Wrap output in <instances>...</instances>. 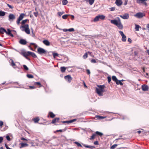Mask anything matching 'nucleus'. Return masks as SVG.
Returning <instances> with one entry per match:
<instances>
[{
  "mask_svg": "<svg viewBox=\"0 0 149 149\" xmlns=\"http://www.w3.org/2000/svg\"><path fill=\"white\" fill-rule=\"evenodd\" d=\"M118 20H116L115 19L111 20V23L116 25L119 29H122L123 28V26L121 24L120 20L119 18L118 17Z\"/></svg>",
  "mask_w": 149,
  "mask_h": 149,
  "instance_id": "nucleus-1",
  "label": "nucleus"
},
{
  "mask_svg": "<svg viewBox=\"0 0 149 149\" xmlns=\"http://www.w3.org/2000/svg\"><path fill=\"white\" fill-rule=\"evenodd\" d=\"M20 28L22 31H25L26 33L28 34L30 33V31L29 28V25L28 24L21 26Z\"/></svg>",
  "mask_w": 149,
  "mask_h": 149,
  "instance_id": "nucleus-2",
  "label": "nucleus"
},
{
  "mask_svg": "<svg viewBox=\"0 0 149 149\" xmlns=\"http://www.w3.org/2000/svg\"><path fill=\"white\" fill-rule=\"evenodd\" d=\"M37 52L40 54H46L47 53V51L42 48L39 47L37 49Z\"/></svg>",
  "mask_w": 149,
  "mask_h": 149,
  "instance_id": "nucleus-3",
  "label": "nucleus"
},
{
  "mask_svg": "<svg viewBox=\"0 0 149 149\" xmlns=\"http://www.w3.org/2000/svg\"><path fill=\"white\" fill-rule=\"evenodd\" d=\"M105 17V16L103 15H97L94 19V22H97L98 21L99 19L104 20Z\"/></svg>",
  "mask_w": 149,
  "mask_h": 149,
  "instance_id": "nucleus-4",
  "label": "nucleus"
},
{
  "mask_svg": "<svg viewBox=\"0 0 149 149\" xmlns=\"http://www.w3.org/2000/svg\"><path fill=\"white\" fill-rule=\"evenodd\" d=\"M10 60L11 61V63L10 64V65L14 69L19 68L17 66V64H16V62H14L13 60L12 59H10Z\"/></svg>",
  "mask_w": 149,
  "mask_h": 149,
  "instance_id": "nucleus-5",
  "label": "nucleus"
},
{
  "mask_svg": "<svg viewBox=\"0 0 149 149\" xmlns=\"http://www.w3.org/2000/svg\"><path fill=\"white\" fill-rule=\"evenodd\" d=\"M4 32L8 35H9V29H8L7 31L6 30L3 28H0V33L3 34Z\"/></svg>",
  "mask_w": 149,
  "mask_h": 149,
  "instance_id": "nucleus-6",
  "label": "nucleus"
},
{
  "mask_svg": "<svg viewBox=\"0 0 149 149\" xmlns=\"http://www.w3.org/2000/svg\"><path fill=\"white\" fill-rule=\"evenodd\" d=\"M134 16L139 18H141L145 16V14L144 13L141 12H139L136 13L134 15Z\"/></svg>",
  "mask_w": 149,
  "mask_h": 149,
  "instance_id": "nucleus-7",
  "label": "nucleus"
},
{
  "mask_svg": "<svg viewBox=\"0 0 149 149\" xmlns=\"http://www.w3.org/2000/svg\"><path fill=\"white\" fill-rule=\"evenodd\" d=\"M120 16L124 19H128L129 17V14L127 13H125L124 14L120 15Z\"/></svg>",
  "mask_w": 149,
  "mask_h": 149,
  "instance_id": "nucleus-8",
  "label": "nucleus"
},
{
  "mask_svg": "<svg viewBox=\"0 0 149 149\" xmlns=\"http://www.w3.org/2000/svg\"><path fill=\"white\" fill-rule=\"evenodd\" d=\"M96 91L97 93L99 95V96H102L103 92H104V91L102 90H101L99 89V88H96Z\"/></svg>",
  "mask_w": 149,
  "mask_h": 149,
  "instance_id": "nucleus-9",
  "label": "nucleus"
},
{
  "mask_svg": "<svg viewBox=\"0 0 149 149\" xmlns=\"http://www.w3.org/2000/svg\"><path fill=\"white\" fill-rule=\"evenodd\" d=\"M64 78L65 80H68L69 83H70L72 80V78L70 75L65 76Z\"/></svg>",
  "mask_w": 149,
  "mask_h": 149,
  "instance_id": "nucleus-10",
  "label": "nucleus"
},
{
  "mask_svg": "<svg viewBox=\"0 0 149 149\" xmlns=\"http://www.w3.org/2000/svg\"><path fill=\"white\" fill-rule=\"evenodd\" d=\"M123 3V2L121 0H116L115 3L118 6H120Z\"/></svg>",
  "mask_w": 149,
  "mask_h": 149,
  "instance_id": "nucleus-11",
  "label": "nucleus"
},
{
  "mask_svg": "<svg viewBox=\"0 0 149 149\" xmlns=\"http://www.w3.org/2000/svg\"><path fill=\"white\" fill-rule=\"evenodd\" d=\"M141 88L143 91H146L148 90V86L146 85H143L142 86Z\"/></svg>",
  "mask_w": 149,
  "mask_h": 149,
  "instance_id": "nucleus-12",
  "label": "nucleus"
},
{
  "mask_svg": "<svg viewBox=\"0 0 149 149\" xmlns=\"http://www.w3.org/2000/svg\"><path fill=\"white\" fill-rule=\"evenodd\" d=\"M19 42L22 45H25L27 43V42L25 39H21L20 40Z\"/></svg>",
  "mask_w": 149,
  "mask_h": 149,
  "instance_id": "nucleus-13",
  "label": "nucleus"
},
{
  "mask_svg": "<svg viewBox=\"0 0 149 149\" xmlns=\"http://www.w3.org/2000/svg\"><path fill=\"white\" fill-rule=\"evenodd\" d=\"M43 43L47 46H49L50 45V42L47 40H45L43 41Z\"/></svg>",
  "mask_w": 149,
  "mask_h": 149,
  "instance_id": "nucleus-14",
  "label": "nucleus"
},
{
  "mask_svg": "<svg viewBox=\"0 0 149 149\" xmlns=\"http://www.w3.org/2000/svg\"><path fill=\"white\" fill-rule=\"evenodd\" d=\"M19 145H21V146L20 147V148L26 146H28V145L26 143H21L19 144Z\"/></svg>",
  "mask_w": 149,
  "mask_h": 149,
  "instance_id": "nucleus-15",
  "label": "nucleus"
},
{
  "mask_svg": "<svg viewBox=\"0 0 149 149\" xmlns=\"http://www.w3.org/2000/svg\"><path fill=\"white\" fill-rule=\"evenodd\" d=\"M20 54L23 56L24 57L26 56H28L27 52H19Z\"/></svg>",
  "mask_w": 149,
  "mask_h": 149,
  "instance_id": "nucleus-16",
  "label": "nucleus"
},
{
  "mask_svg": "<svg viewBox=\"0 0 149 149\" xmlns=\"http://www.w3.org/2000/svg\"><path fill=\"white\" fill-rule=\"evenodd\" d=\"M59 120V118H56L54 119L52 121V123L53 124H54L56 123V122L58 121Z\"/></svg>",
  "mask_w": 149,
  "mask_h": 149,
  "instance_id": "nucleus-17",
  "label": "nucleus"
},
{
  "mask_svg": "<svg viewBox=\"0 0 149 149\" xmlns=\"http://www.w3.org/2000/svg\"><path fill=\"white\" fill-rule=\"evenodd\" d=\"M82 145L85 148H90L91 149H93L95 148V147L93 146L87 145L84 144H82Z\"/></svg>",
  "mask_w": 149,
  "mask_h": 149,
  "instance_id": "nucleus-18",
  "label": "nucleus"
},
{
  "mask_svg": "<svg viewBox=\"0 0 149 149\" xmlns=\"http://www.w3.org/2000/svg\"><path fill=\"white\" fill-rule=\"evenodd\" d=\"M97 86L99 88V89L104 91V89L105 88V85H97Z\"/></svg>",
  "mask_w": 149,
  "mask_h": 149,
  "instance_id": "nucleus-19",
  "label": "nucleus"
},
{
  "mask_svg": "<svg viewBox=\"0 0 149 149\" xmlns=\"http://www.w3.org/2000/svg\"><path fill=\"white\" fill-rule=\"evenodd\" d=\"M49 116L51 118H53L55 116V115L53 112L51 111L49 112L48 117H49Z\"/></svg>",
  "mask_w": 149,
  "mask_h": 149,
  "instance_id": "nucleus-20",
  "label": "nucleus"
},
{
  "mask_svg": "<svg viewBox=\"0 0 149 149\" xmlns=\"http://www.w3.org/2000/svg\"><path fill=\"white\" fill-rule=\"evenodd\" d=\"M15 18V15L12 14H10V20L13 21Z\"/></svg>",
  "mask_w": 149,
  "mask_h": 149,
  "instance_id": "nucleus-21",
  "label": "nucleus"
},
{
  "mask_svg": "<svg viewBox=\"0 0 149 149\" xmlns=\"http://www.w3.org/2000/svg\"><path fill=\"white\" fill-rule=\"evenodd\" d=\"M25 15V14L24 13H21L20 14L19 16L18 19L21 20H22Z\"/></svg>",
  "mask_w": 149,
  "mask_h": 149,
  "instance_id": "nucleus-22",
  "label": "nucleus"
},
{
  "mask_svg": "<svg viewBox=\"0 0 149 149\" xmlns=\"http://www.w3.org/2000/svg\"><path fill=\"white\" fill-rule=\"evenodd\" d=\"M60 69L61 71L63 73L65 72L66 69V68L64 66L61 67Z\"/></svg>",
  "mask_w": 149,
  "mask_h": 149,
  "instance_id": "nucleus-23",
  "label": "nucleus"
},
{
  "mask_svg": "<svg viewBox=\"0 0 149 149\" xmlns=\"http://www.w3.org/2000/svg\"><path fill=\"white\" fill-rule=\"evenodd\" d=\"M116 83L117 85L119 84L120 85H122L123 84L122 82L121 81L118 80V79L116 81Z\"/></svg>",
  "mask_w": 149,
  "mask_h": 149,
  "instance_id": "nucleus-24",
  "label": "nucleus"
},
{
  "mask_svg": "<svg viewBox=\"0 0 149 149\" xmlns=\"http://www.w3.org/2000/svg\"><path fill=\"white\" fill-rule=\"evenodd\" d=\"M66 130V128H65L64 129H63L62 130L61 129V130H57L55 132H54L55 133L56 132H65V131Z\"/></svg>",
  "mask_w": 149,
  "mask_h": 149,
  "instance_id": "nucleus-25",
  "label": "nucleus"
},
{
  "mask_svg": "<svg viewBox=\"0 0 149 149\" xmlns=\"http://www.w3.org/2000/svg\"><path fill=\"white\" fill-rule=\"evenodd\" d=\"M122 41L123 42H125L126 40V36L124 35L122 36Z\"/></svg>",
  "mask_w": 149,
  "mask_h": 149,
  "instance_id": "nucleus-26",
  "label": "nucleus"
},
{
  "mask_svg": "<svg viewBox=\"0 0 149 149\" xmlns=\"http://www.w3.org/2000/svg\"><path fill=\"white\" fill-rule=\"evenodd\" d=\"M95 134L96 135H98L100 136L103 135V134L102 132H99L98 131H96L95 132Z\"/></svg>",
  "mask_w": 149,
  "mask_h": 149,
  "instance_id": "nucleus-27",
  "label": "nucleus"
},
{
  "mask_svg": "<svg viewBox=\"0 0 149 149\" xmlns=\"http://www.w3.org/2000/svg\"><path fill=\"white\" fill-rule=\"evenodd\" d=\"M148 0H136L137 2L138 3H144V2Z\"/></svg>",
  "mask_w": 149,
  "mask_h": 149,
  "instance_id": "nucleus-28",
  "label": "nucleus"
},
{
  "mask_svg": "<svg viewBox=\"0 0 149 149\" xmlns=\"http://www.w3.org/2000/svg\"><path fill=\"white\" fill-rule=\"evenodd\" d=\"M135 30L136 31H139V28L140 27V26L137 24H135Z\"/></svg>",
  "mask_w": 149,
  "mask_h": 149,
  "instance_id": "nucleus-29",
  "label": "nucleus"
},
{
  "mask_svg": "<svg viewBox=\"0 0 149 149\" xmlns=\"http://www.w3.org/2000/svg\"><path fill=\"white\" fill-rule=\"evenodd\" d=\"M112 79L115 82L118 80L117 78L115 76H113L112 77Z\"/></svg>",
  "mask_w": 149,
  "mask_h": 149,
  "instance_id": "nucleus-30",
  "label": "nucleus"
},
{
  "mask_svg": "<svg viewBox=\"0 0 149 149\" xmlns=\"http://www.w3.org/2000/svg\"><path fill=\"white\" fill-rule=\"evenodd\" d=\"M62 4L63 5H66L68 3V1L67 0H62Z\"/></svg>",
  "mask_w": 149,
  "mask_h": 149,
  "instance_id": "nucleus-31",
  "label": "nucleus"
},
{
  "mask_svg": "<svg viewBox=\"0 0 149 149\" xmlns=\"http://www.w3.org/2000/svg\"><path fill=\"white\" fill-rule=\"evenodd\" d=\"M28 21H29V20L28 19H26L25 20H23L21 22V24L22 25H24Z\"/></svg>",
  "mask_w": 149,
  "mask_h": 149,
  "instance_id": "nucleus-32",
  "label": "nucleus"
},
{
  "mask_svg": "<svg viewBox=\"0 0 149 149\" xmlns=\"http://www.w3.org/2000/svg\"><path fill=\"white\" fill-rule=\"evenodd\" d=\"M5 15V13L2 11H0V16H3Z\"/></svg>",
  "mask_w": 149,
  "mask_h": 149,
  "instance_id": "nucleus-33",
  "label": "nucleus"
},
{
  "mask_svg": "<svg viewBox=\"0 0 149 149\" xmlns=\"http://www.w3.org/2000/svg\"><path fill=\"white\" fill-rule=\"evenodd\" d=\"M74 143L76 144L78 147H82V146L78 142L76 141L74 142Z\"/></svg>",
  "mask_w": 149,
  "mask_h": 149,
  "instance_id": "nucleus-34",
  "label": "nucleus"
},
{
  "mask_svg": "<svg viewBox=\"0 0 149 149\" xmlns=\"http://www.w3.org/2000/svg\"><path fill=\"white\" fill-rule=\"evenodd\" d=\"M96 118L98 119H101L104 118V117H103L102 116H96Z\"/></svg>",
  "mask_w": 149,
  "mask_h": 149,
  "instance_id": "nucleus-35",
  "label": "nucleus"
},
{
  "mask_svg": "<svg viewBox=\"0 0 149 149\" xmlns=\"http://www.w3.org/2000/svg\"><path fill=\"white\" fill-rule=\"evenodd\" d=\"M39 120V118L38 117L35 118L33 120L34 121L35 123L38 122Z\"/></svg>",
  "mask_w": 149,
  "mask_h": 149,
  "instance_id": "nucleus-36",
  "label": "nucleus"
},
{
  "mask_svg": "<svg viewBox=\"0 0 149 149\" xmlns=\"http://www.w3.org/2000/svg\"><path fill=\"white\" fill-rule=\"evenodd\" d=\"M70 15H67V14L64 15H63V16H62V17L63 19H65L67 18V17L68 16H70Z\"/></svg>",
  "mask_w": 149,
  "mask_h": 149,
  "instance_id": "nucleus-37",
  "label": "nucleus"
},
{
  "mask_svg": "<svg viewBox=\"0 0 149 149\" xmlns=\"http://www.w3.org/2000/svg\"><path fill=\"white\" fill-rule=\"evenodd\" d=\"M65 13V12H59L58 13V15L59 16V17H60L61 16Z\"/></svg>",
  "mask_w": 149,
  "mask_h": 149,
  "instance_id": "nucleus-38",
  "label": "nucleus"
},
{
  "mask_svg": "<svg viewBox=\"0 0 149 149\" xmlns=\"http://www.w3.org/2000/svg\"><path fill=\"white\" fill-rule=\"evenodd\" d=\"M26 76L29 78H33V76L31 74H27Z\"/></svg>",
  "mask_w": 149,
  "mask_h": 149,
  "instance_id": "nucleus-39",
  "label": "nucleus"
},
{
  "mask_svg": "<svg viewBox=\"0 0 149 149\" xmlns=\"http://www.w3.org/2000/svg\"><path fill=\"white\" fill-rule=\"evenodd\" d=\"M118 145L117 144L113 145L111 147L110 149H114Z\"/></svg>",
  "mask_w": 149,
  "mask_h": 149,
  "instance_id": "nucleus-40",
  "label": "nucleus"
},
{
  "mask_svg": "<svg viewBox=\"0 0 149 149\" xmlns=\"http://www.w3.org/2000/svg\"><path fill=\"white\" fill-rule=\"evenodd\" d=\"M31 56L32 57H33V58H37V56L36 55V54L33 52H32V54H31Z\"/></svg>",
  "mask_w": 149,
  "mask_h": 149,
  "instance_id": "nucleus-41",
  "label": "nucleus"
},
{
  "mask_svg": "<svg viewBox=\"0 0 149 149\" xmlns=\"http://www.w3.org/2000/svg\"><path fill=\"white\" fill-rule=\"evenodd\" d=\"M52 54L53 56V57L54 58H55L56 56H58V54L57 53H55L53 52L52 53Z\"/></svg>",
  "mask_w": 149,
  "mask_h": 149,
  "instance_id": "nucleus-42",
  "label": "nucleus"
},
{
  "mask_svg": "<svg viewBox=\"0 0 149 149\" xmlns=\"http://www.w3.org/2000/svg\"><path fill=\"white\" fill-rule=\"evenodd\" d=\"M23 67L24 68V70H29V68L26 65H23Z\"/></svg>",
  "mask_w": 149,
  "mask_h": 149,
  "instance_id": "nucleus-43",
  "label": "nucleus"
},
{
  "mask_svg": "<svg viewBox=\"0 0 149 149\" xmlns=\"http://www.w3.org/2000/svg\"><path fill=\"white\" fill-rule=\"evenodd\" d=\"M88 57V54L87 53H85L83 56V58L84 59Z\"/></svg>",
  "mask_w": 149,
  "mask_h": 149,
  "instance_id": "nucleus-44",
  "label": "nucleus"
},
{
  "mask_svg": "<svg viewBox=\"0 0 149 149\" xmlns=\"http://www.w3.org/2000/svg\"><path fill=\"white\" fill-rule=\"evenodd\" d=\"M95 0H89V4L92 5L94 3Z\"/></svg>",
  "mask_w": 149,
  "mask_h": 149,
  "instance_id": "nucleus-45",
  "label": "nucleus"
},
{
  "mask_svg": "<svg viewBox=\"0 0 149 149\" xmlns=\"http://www.w3.org/2000/svg\"><path fill=\"white\" fill-rule=\"evenodd\" d=\"M35 84H37V85H40V87H41L42 86V85L40 83V82H35L34 83Z\"/></svg>",
  "mask_w": 149,
  "mask_h": 149,
  "instance_id": "nucleus-46",
  "label": "nucleus"
},
{
  "mask_svg": "<svg viewBox=\"0 0 149 149\" xmlns=\"http://www.w3.org/2000/svg\"><path fill=\"white\" fill-rule=\"evenodd\" d=\"M107 79H108V82L109 83H110V81H111V77L109 76H108L107 77Z\"/></svg>",
  "mask_w": 149,
  "mask_h": 149,
  "instance_id": "nucleus-47",
  "label": "nucleus"
},
{
  "mask_svg": "<svg viewBox=\"0 0 149 149\" xmlns=\"http://www.w3.org/2000/svg\"><path fill=\"white\" fill-rule=\"evenodd\" d=\"M21 21V20H20L18 18V19L16 22V23H17V25H19V24L20 23V21Z\"/></svg>",
  "mask_w": 149,
  "mask_h": 149,
  "instance_id": "nucleus-48",
  "label": "nucleus"
},
{
  "mask_svg": "<svg viewBox=\"0 0 149 149\" xmlns=\"http://www.w3.org/2000/svg\"><path fill=\"white\" fill-rule=\"evenodd\" d=\"M68 31H69L70 32H72L73 31H74V29L73 28H71L69 29H68Z\"/></svg>",
  "mask_w": 149,
  "mask_h": 149,
  "instance_id": "nucleus-49",
  "label": "nucleus"
},
{
  "mask_svg": "<svg viewBox=\"0 0 149 149\" xmlns=\"http://www.w3.org/2000/svg\"><path fill=\"white\" fill-rule=\"evenodd\" d=\"M119 33L122 36L125 35L123 32L121 31H119Z\"/></svg>",
  "mask_w": 149,
  "mask_h": 149,
  "instance_id": "nucleus-50",
  "label": "nucleus"
},
{
  "mask_svg": "<svg viewBox=\"0 0 149 149\" xmlns=\"http://www.w3.org/2000/svg\"><path fill=\"white\" fill-rule=\"evenodd\" d=\"M30 45H34L36 48L37 47H38V46L37 45H36L35 43H30Z\"/></svg>",
  "mask_w": 149,
  "mask_h": 149,
  "instance_id": "nucleus-51",
  "label": "nucleus"
},
{
  "mask_svg": "<svg viewBox=\"0 0 149 149\" xmlns=\"http://www.w3.org/2000/svg\"><path fill=\"white\" fill-rule=\"evenodd\" d=\"M76 119H74L71 120H69L70 123H73L74 122L76 121Z\"/></svg>",
  "mask_w": 149,
  "mask_h": 149,
  "instance_id": "nucleus-52",
  "label": "nucleus"
},
{
  "mask_svg": "<svg viewBox=\"0 0 149 149\" xmlns=\"http://www.w3.org/2000/svg\"><path fill=\"white\" fill-rule=\"evenodd\" d=\"M33 14H34V15H35V16L36 17H37V16H38V13L37 12H34L33 13Z\"/></svg>",
  "mask_w": 149,
  "mask_h": 149,
  "instance_id": "nucleus-53",
  "label": "nucleus"
},
{
  "mask_svg": "<svg viewBox=\"0 0 149 149\" xmlns=\"http://www.w3.org/2000/svg\"><path fill=\"white\" fill-rule=\"evenodd\" d=\"M91 62L92 63H96V60L94 59H92L91 60Z\"/></svg>",
  "mask_w": 149,
  "mask_h": 149,
  "instance_id": "nucleus-54",
  "label": "nucleus"
},
{
  "mask_svg": "<svg viewBox=\"0 0 149 149\" xmlns=\"http://www.w3.org/2000/svg\"><path fill=\"white\" fill-rule=\"evenodd\" d=\"M95 134H93L92 136H91V138H90V140L93 139L95 138Z\"/></svg>",
  "mask_w": 149,
  "mask_h": 149,
  "instance_id": "nucleus-55",
  "label": "nucleus"
},
{
  "mask_svg": "<svg viewBox=\"0 0 149 149\" xmlns=\"http://www.w3.org/2000/svg\"><path fill=\"white\" fill-rule=\"evenodd\" d=\"M62 122L63 123H67L68 124L70 123L69 120L63 121Z\"/></svg>",
  "mask_w": 149,
  "mask_h": 149,
  "instance_id": "nucleus-56",
  "label": "nucleus"
},
{
  "mask_svg": "<svg viewBox=\"0 0 149 149\" xmlns=\"http://www.w3.org/2000/svg\"><path fill=\"white\" fill-rule=\"evenodd\" d=\"M32 52L30 51H28L27 52V54L28 55V56H30L32 54Z\"/></svg>",
  "mask_w": 149,
  "mask_h": 149,
  "instance_id": "nucleus-57",
  "label": "nucleus"
},
{
  "mask_svg": "<svg viewBox=\"0 0 149 149\" xmlns=\"http://www.w3.org/2000/svg\"><path fill=\"white\" fill-rule=\"evenodd\" d=\"M3 125V122L1 121H0V127H1Z\"/></svg>",
  "mask_w": 149,
  "mask_h": 149,
  "instance_id": "nucleus-58",
  "label": "nucleus"
},
{
  "mask_svg": "<svg viewBox=\"0 0 149 149\" xmlns=\"http://www.w3.org/2000/svg\"><path fill=\"white\" fill-rule=\"evenodd\" d=\"M111 11H114L115 10V7H112L110 8Z\"/></svg>",
  "mask_w": 149,
  "mask_h": 149,
  "instance_id": "nucleus-59",
  "label": "nucleus"
},
{
  "mask_svg": "<svg viewBox=\"0 0 149 149\" xmlns=\"http://www.w3.org/2000/svg\"><path fill=\"white\" fill-rule=\"evenodd\" d=\"M94 143L95 145H98L99 144L98 142L97 141H95Z\"/></svg>",
  "mask_w": 149,
  "mask_h": 149,
  "instance_id": "nucleus-60",
  "label": "nucleus"
},
{
  "mask_svg": "<svg viewBox=\"0 0 149 149\" xmlns=\"http://www.w3.org/2000/svg\"><path fill=\"white\" fill-rule=\"evenodd\" d=\"M86 72L88 74H90V72L89 70L87 69Z\"/></svg>",
  "mask_w": 149,
  "mask_h": 149,
  "instance_id": "nucleus-61",
  "label": "nucleus"
},
{
  "mask_svg": "<svg viewBox=\"0 0 149 149\" xmlns=\"http://www.w3.org/2000/svg\"><path fill=\"white\" fill-rule=\"evenodd\" d=\"M3 140V138L2 137H0V143H1Z\"/></svg>",
  "mask_w": 149,
  "mask_h": 149,
  "instance_id": "nucleus-62",
  "label": "nucleus"
},
{
  "mask_svg": "<svg viewBox=\"0 0 149 149\" xmlns=\"http://www.w3.org/2000/svg\"><path fill=\"white\" fill-rule=\"evenodd\" d=\"M5 145L7 149H9V148L8 146L6 143H5Z\"/></svg>",
  "mask_w": 149,
  "mask_h": 149,
  "instance_id": "nucleus-63",
  "label": "nucleus"
},
{
  "mask_svg": "<svg viewBox=\"0 0 149 149\" xmlns=\"http://www.w3.org/2000/svg\"><path fill=\"white\" fill-rule=\"evenodd\" d=\"M6 138L7 139V140L8 141H9V135H7L6 137Z\"/></svg>",
  "mask_w": 149,
  "mask_h": 149,
  "instance_id": "nucleus-64",
  "label": "nucleus"
}]
</instances>
